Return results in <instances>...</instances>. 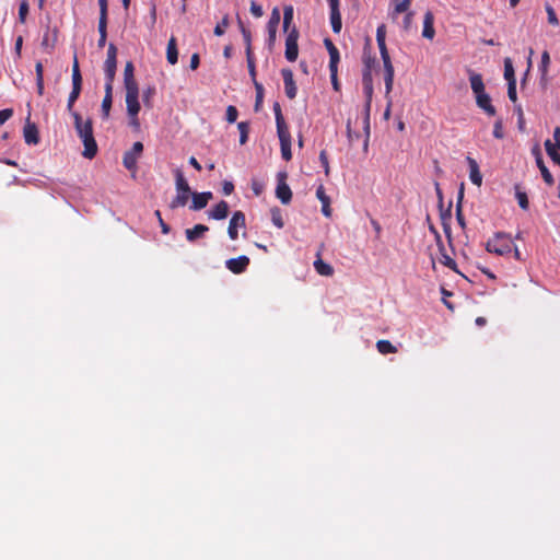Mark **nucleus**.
<instances>
[{
	"label": "nucleus",
	"instance_id": "nucleus-1",
	"mask_svg": "<svg viewBox=\"0 0 560 560\" xmlns=\"http://www.w3.org/2000/svg\"><path fill=\"white\" fill-rule=\"evenodd\" d=\"M124 85L126 90V105L127 113L130 117V124L135 127H139L138 114L140 112L139 103V88L135 79V67L131 61H127L124 69Z\"/></svg>",
	"mask_w": 560,
	"mask_h": 560
},
{
	"label": "nucleus",
	"instance_id": "nucleus-2",
	"mask_svg": "<svg viewBox=\"0 0 560 560\" xmlns=\"http://www.w3.org/2000/svg\"><path fill=\"white\" fill-rule=\"evenodd\" d=\"M70 115L74 120V128L77 133L81 138L84 145L82 155L86 159H93L97 153V143L93 136L92 120L86 119L83 121L82 116L75 110H72Z\"/></svg>",
	"mask_w": 560,
	"mask_h": 560
},
{
	"label": "nucleus",
	"instance_id": "nucleus-3",
	"mask_svg": "<svg viewBox=\"0 0 560 560\" xmlns=\"http://www.w3.org/2000/svg\"><path fill=\"white\" fill-rule=\"evenodd\" d=\"M386 26L381 24L376 30V42L384 67L385 97H388L394 84L395 70L386 47Z\"/></svg>",
	"mask_w": 560,
	"mask_h": 560
},
{
	"label": "nucleus",
	"instance_id": "nucleus-4",
	"mask_svg": "<svg viewBox=\"0 0 560 560\" xmlns=\"http://www.w3.org/2000/svg\"><path fill=\"white\" fill-rule=\"evenodd\" d=\"M513 241L511 235L504 232H497L494 235L488 240L486 244V249L489 253L495 254L498 256H504L512 252Z\"/></svg>",
	"mask_w": 560,
	"mask_h": 560
},
{
	"label": "nucleus",
	"instance_id": "nucleus-5",
	"mask_svg": "<svg viewBox=\"0 0 560 560\" xmlns=\"http://www.w3.org/2000/svg\"><path fill=\"white\" fill-rule=\"evenodd\" d=\"M175 187L177 195L170 203L171 209H176L186 206L192 192L188 185V182L186 180L180 170L175 171Z\"/></svg>",
	"mask_w": 560,
	"mask_h": 560
},
{
	"label": "nucleus",
	"instance_id": "nucleus-6",
	"mask_svg": "<svg viewBox=\"0 0 560 560\" xmlns=\"http://www.w3.org/2000/svg\"><path fill=\"white\" fill-rule=\"evenodd\" d=\"M82 90V75L79 68V62L77 57H74V61L72 65V91L69 94L67 109L69 113H72L73 105L80 96Z\"/></svg>",
	"mask_w": 560,
	"mask_h": 560
},
{
	"label": "nucleus",
	"instance_id": "nucleus-7",
	"mask_svg": "<svg viewBox=\"0 0 560 560\" xmlns=\"http://www.w3.org/2000/svg\"><path fill=\"white\" fill-rule=\"evenodd\" d=\"M298 39H299V32L295 27H293L287 38H285V52L284 56L288 61L293 62L298 59L299 56V46H298Z\"/></svg>",
	"mask_w": 560,
	"mask_h": 560
},
{
	"label": "nucleus",
	"instance_id": "nucleus-8",
	"mask_svg": "<svg viewBox=\"0 0 560 560\" xmlns=\"http://www.w3.org/2000/svg\"><path fill=\"white\" fill-rule=\"evenodd\" d=\"M143 151V144L140 141H137L132 144L131 150L125 152L122 158L124 166L129 171L137 170V161Z\"/></svg>",
	"mask_w": 560,
	"mask_h": 560
},
{
	"label": "nucleus",
	"instance_id": "nucleus-9",
	"mask_svg": "<svg viewBox=\"0 0 560 560\" xmlns=\"http://www.w3.org/2000/svg\"><path fill=\"white\" fill-rule=\"evenodd\" d=\"M555 143L547 139L545 141V149L550 159L560 166V127L553 130Z\"/></svg>",
	"mask_w": 560,
	"mask_h": 560
},
{
	"label": "nucleus",
	"instance_id": "nucleus-10",
	"mask_svg": "<svg viewBox=\"0 0 560 560\" xmlns=\"http://www.w3.org/2000/svg\"><path fill=\"white\" fill-rule=\"evenodd\" d=\"M245 214L242 211H235L229 223L228 234L231 240L238 237V229L245 228Z\"/></svg>",
	"mask_w": 560,
	"mask_h": 560
},
{
	"label": "nucleus",
	"instance_id": "nucleus-11",
	"mask_svg": "<svg viewBox=\"0 0 560 560\" xmlns=\"http://www.w3.org/2000/svg\"><path fill=\"white\" fill-rule=\"evenodd\" d=\"M280 23V11L278 8H275L271 12V16L267 24V31H268V46L272 47L276 42V35H277V28Z\"/></svg>",
	"mask_w": 560,
	"mask_h": 560
},
{
	"label": "nucleus",
	"instance_id": "nucleus-12",
	"mask_svg": "<svg viewBox=\"0 0 560 560\" xmlns=\"http://www.w3.org/2000/svg\"><path fill=\"white\" fill-rule=\"evenodd\" d=\"M281 74L284 82V92L288 98L293 100L296 96L298 88L293 78L291 69L284 68L281 70Z\"/></svg>",
	"mask_w": 560,
	"mask_h": 560
},
{
	"label": "nucleus",
	"instance_id": "nucleus-13",
	"mask_svg": "<svg viewBox=\"0 0 560 560\" xmlns=\"http://www.w3.org/2000/svg\"><path fill=\"white\" fill-rule=\"evenodd\" d=\"M277 133L280 140L281 156L283 160L290 161L292 159L290 131L284 129L278 130Z\"/></svg>",
	"mask_w": 560,
	"mask_h": 560
},
{
	"label": "nucleus",
	"instance_id": "nucleus-14",
	"mask_svg": "<svg viewBox=\"0 0 560 560\" xmlns=\"http://www.w3.org/2000/svg\"><path fill=\"white\" fill-rule=\"evenodd\" d=\"M249 265V258L245 255L238 256L236 258H230L225 261L226 268L235 273H243Z\"/></svg>",
	"mask_w": 560,
	"mask_h": 560
},
{
	"label": "nucleus",
	"instance_id": "nucleus-15",
	"mask_svg": "<svg viewBox=\"0 0 560 560\" xmlns=\"http://www.w3.org/2000/svg\"><path fill=\"white\" fill-rule=\"evenodd\" d=\"M282 177L276 188V196L277 198L283 203L288 205L292 199V191L289 185L284 182L285 174H280Z\"/></svg>",
	"mask_w": 560,
	"mask_h": 560
},
{
	"label": "nucleus",
	"instance_id": "nucleus-16",
	"mask_svg": "<svg viewBox=\"0 0 560 560\" xmlns=\"http://www.w3.org/2000/svg\"><path fill=\"white\" fill-rule=\"evenodd\" d=\"M190 196L192 197V202H191L190 209L194 211H198V210L206 208L208 202L213 197L211 191L191 192Z\"/></svg>",
	"mask_w": 560,
	"mask_h": 560
},
{
	"label": "nucleus",
	"instance_id": "nucleus-17",
	"mask_svg": "<svg viewBox=\"0 0 560 560\" xmlns=\"http://www.w3.org/2000/svg\"><path fill=\"white\" fill-rule=\"evenodd\" d=\"M533 152L536 155V164L541 173L545 183L549 186H552L555 183L553 176L549 172L548 167L545 165L539 148L536 147L533 150Z\"/></svg>",
	"mask_w": 560,
	"mask_h": 560
},
{
	"label": "nucleus",
	"instance_id": "nucleus-18",
	"mask_svg": "<svg viewBox=\"0 0 560 560\" xmlns=\"http://www.w3.org/2000/svg\"><path fill=\"white\" fill-rule=\"evenodd\" d=\"M476 103L478 107L481 108L487 115H495L497 110L494 106L491 104L490 96L486 92L476 95Z\"/></svg>",
	"mask_w": 560,
	"mask_h": 560
},
{
	"label": "nucleus",
	"instance_id": "nucleus-19",
	"mask_svg": "<svg viewBox=\"0 0 560 560\" xmlns=\"http://www.w3.org/2000/svg\"><path fill=\"white\" fill-rule=\"evenodd\" d=\"M466 161L469 166V178L471 183L476 186H481L482 184V175L479 170V165L475 159L471 156H467Z\"/></svg>",
	"mask_w": 560,
	"mask_h": 560
},
{
	"label": "nucleus",
	"instance_id": "nucleus-20",
	"mask_svg": "<svg viewBox=\"0 0 560 560\" xmlns=\"http://www.w3.org/2000/svg\"><path fill=\"white\" fill-rule=\"evenodd\" d=\"M23 136L27 144H37L39 142V133L35 124L27 121L24 126Z\"/></svg>",
	"mask_w": 560,
	"mask_h": 560
},
{
	"label": "nucleus",
	"instance_id": "nucleus-21",
	"mask_svg": "<svg viewBox=\"0 0 560 560\" xmlns=\"http://www.w3.org/2000/svg\"><path fill=\"white\" fill-rule=\"evenodd\" d=\"M434 15L431 11H427L423 18V31L422 36L428 39H433L435 35L434 30Z\"/></svg>",
	"mask_w": 560,
	"mask_h": 560
},
{
	"label": "nucleus",
	"instance_id": "nucleus-22",
	"mask_svg": "<svg viewBox=\"0 0 560 560\" xmlns=\"http://www.w3.org/2000/svg\"><path fill=\"white\" fill-rule=\"evenodd\" d=\"M330 8V24L332 32L338 34L342 28L341 14L339 11V4H329Z\"/></svg>",
	"mask_w": 560,
	"mask_h": 560
},
{
	"label": "nucleus",
	"instance_id": "nucleus-23",
	"mask_svg": "<svg viewBox=\"0 0 560 560\" xmlns=\"http://www.w3.org/2000/svg\"><path fill=\"white\" fill-rule=\"evenodd\" d=\"M209 218L214 220H223L229 214V205L226 201L221 200L219 203H217L210 211H209Z\"/></svg>",
	"mask_w": 560,
	"mask_h": 560
},
{
	"label": "nucleus",
	"instance_id": "nucleus-24",
	"mask_svg": "<svg viewBox=\"0 0 560 560\" xmlns=\"http://www.w3.org/2000/svg\"><path fill=\"white\" fill-rule=\"evenodd\" d=\"M209 231V228L205 224H196L191 229H187L185 231V235L188 242L194 243L198 238L202 237L207 232Z\"/></svg>",
	"mask_w": 560,
	"mask_h": 560
},
{
	"label": "nucleus",
	"instance_id": "nucleus-25",
	"mask_svg": "<svg viewBox=\"0 0 560 560\" xmlns=\"http://www.w3.org/2000/svg\"><path fill=\"white\" fill-rule=\"evenodd\" d=\"M436 243L439 245V249H440V253H441V264H443L445 267L452 269V270H456V261L451 258L446 252H445V247L442 243V238H441V235L439 233H436Z\"/></svg>",
	"mask_w": 560,
	"mask_h": 560
},
{
	"label": "nucleus",
	"instance_id": "nucleus-26",
	"mask_svg": "<svg viewBox=\"0 0 560 560\" xmlns=\"http://www.w3.org/2000/svg\"><path fill=\"white\" fill-rule=\"evenodd\" d=\"M112 104H113V85L105 84V95L102 101L103 118L107 119L109 117Z\"/></svg>",
	"mask_w": 560,
	"mask_h": 560
},
{
	"label": "nucleus",
	"instance_id": "nucleus-27",
	"mask_svg": "<svg viewBox=\"0 0 560 560\" xmlns=\"http://www.w3.org/2000/svg\"><path fill=\"white\" fill-rule=\"evenodd\" d=\"M324 44L329 54V68H335V66H338L340 60L339 50L329 38H326Z\"/></svg>",
	"mask_w": 560,
	"mask_h": 560
},
{
	"label": "nucleus",
	"instance_id": "nucleus-28",
	"mask_svg": "<svg viewBox=\"0 0 560 560\" xmlns=\"http://www.w3.org/2000/svg\"><path fill=\"white\" fill-rule=\"evenodd\" d=\"M314 268L320 276L331 277L334 275V268L320 258L319 253H317V259L314 261Z\"/></svg>",
	"mask_w": 560,
	"mask_h": 560
},
{
	"label": "nucleus",
	"instance_id": "nucleus-29",
	"mask_svg": "<svg viewBox=\"0 0 560 560\" xmlns=\"http://www.w3.org/2000/svg\"><path fill=\"white\" fill-rule=\"evenodd\" d=\"M166 59L171 65H175L178 61L177 43L174 36H172L167 43Z\"/></svg>",
	"mask_w": 560,
	"mask_h": 560
},
{
	"label": "nucleus",
	"instance_id": "nucleus-30",
	"mask_svg": "<svg viewBox=\"0 0 560 560\" xmlns=\"http://www.w3.org/2000/svg\"><path fill=\"white\" fill-rule=\"evenodd\" d=\"M117 60H105L104 62V73L106 82L105 84L113 85L116 74Z\"/></svg>",
	"mask_w": 560,
	"mask_h": 560
},
{
	"label": "nucleus",
	"instance_id": "nucleus-31",
	"mask_svg": "<svg viewBox=\"0 0 560 560\" xmlns=\"http://www.w3.org/2000/svg\"><path fill=\"white\" fill-rule=\"evenodd\" d=\"M470 88L475 95L486 92L481 74L470 72L469 75Z\"/></svg>",
	"mask_w": 560,
	"mask_h": 560
},
{
	"label": "nucleus",
	"instance_id": "nucleus-32",
	"mask_svg": "<svg viewBox=\"0 0 560 560\" xmlns=\"http://www.w3.org/2000/svg\"><path fill=\"white\" fill-rule=\"evenodd\" d=\"M464 198V183H462L457 196V203H456V220L458 224L464 229L466 226L465 218L462 211V202Z\"/></svg>",
	"mask_w": 560,
	"mask_h": 560
},
{
	"label": "nucleus",
	"instance_id": "nucleus-33",
	"mask_svg": "<svg viewBox=\"0 0 560 560\" xmlns=\"http://www.w3.org/2000/svg\"><path fill=\"white\" fill-rule=\"evenodd\" d=\"M549 65H550L549 52L547 50H544L541 54V60H540V65H539L540 80L542 82H547Z\"/></svg>",
	"mask_w": 560,
	"mask_h": 560
},
{
	"label": "nucleus",
	"instance_id": "nucleus-34",
	"mask_svg": "<svg viewBox=\"0 0 560 560\" xmlns=\"http://www.w3.org/2000/svg\"><path fill=\"white\" fill-rule=\"evenodd\" d=\"M272 109H273V113H275L277 131L278 130L289 129L287 124H285L284 117L282 115L281 106H280V104L278 102H276L273 104Z\"/></svg>",
	"mask_w": 560,
	"mask_h": 560
},
{
	"label": "nucleus",
	"instance_id": "nucleus-35",
	"mask_svg": "<svg viewBox=\"0 0 560 560\" xmlns=\"http://www.w3.org/2000/svg\"><path fill=\"white\" fill-rule=\"evenodd\" d=\"M376 349L381 354L384 355L396 353L398 351L397 348L389 340L386 339L378 340L376 342Z\"/></svg>",
	"mask_w": 560,
	"mask_h": 560
},
{
	"label": "nucleus",
	"instance_id": "nucleus-36",
	"mask_svg": "<svg viewBox=\"0 0 560 560\" xmlns=\"http://www.w3.org/2000/svg\"><path fill=\"white\" fill-rule=\"evenodd\" d=\"M515 197H516V200L518 202V206L523 210H527L528 207H529L527 194L525 191L521 190V186L520 185H515Z\"/></svg>",
	"mask_w": 560,
	"mask_h": 560
},
{
	"label": "nucleus",
	"instance_id": "nucleus-37",
	"mask_svg": "<svg viewBox=\"0 0 560 560\" xmlns=\"http://www.w3.org/2000/svg\"><path fill=\"white\" fill-rule=\"evenodd\" d=\"M238 25H240V28H241V33L243 35L244 43L246 45V55L247 54H253V50H252V34L244 26V24H243V22L241 20H238Z\"/></svg>",
	"mask_w": 560,
	"mask_h": 560
},
{
	"label": "nucleus",
	"instance_id": "nucleus-38",
	"mask_svg": "<svg viewBox=\"0 0 560 560\" xmlns=\"http://www.w3.org/2000/svg\"><path fill=\"white\" fill-rule=\"evenodd\" d=\"M441 219H442L443 231H444L446 237L448 238V242H451L452 241V230H451V225L448 222L451 219L450 208L446 210V212L441 214Z\"/></svg>",
	"mask_w": 560,
	"mask_h": 560
},
{
	"label": "nucleus",
	"instance_id": "nucleus-39",
	"mask_svg": "<svg viewBox=\"0 0 560 560\" xmlns=\"http://www.w3.org/2000/svg\"><path fill=\"white\" fill-rule=\"evenodd\" d=\"M255 91H256V100H255V110L258 112L264 102V86L260 82L255 81Z\"/></svg>",
	"mask_w": 560,
	"mask_h": 560
},
{
	"label": "nucleus",
	"instance_id": "nucleus-40",
	"mask_svg": "<svg viewBox=\"0 0 560 560\" xmlns=\"http://www.w3.org/2000/svg\"><path fill=\"white\" fill-rule=\"evenodd\" d=\"M237 129L240 131V143L243 145L248 140V133H249V122L248 121H241L237 124Z\"/></svg>",
	"mask_w": 560,
	"mask_h": 560
},
{
	"label": "nucleus",
	"instance_id": "nucleus-41",
	"mask_svg": "<svg viewBox=\"0 0 560 560\" xmlns=\"http://www.w3.org/2000/svg\"><path fill=\"white\" fill-rule=\"evenodd\" d=\"M504 79L510 83V80H516L514 68L511 58L504 59Z\"/></svg>",
	"mask_w": 560,
	"mask_h": 560
},
{
	"label": "nucleus",
	"instance_id": "nucleus-42",
	"mask_svg": "<svg viewBox=\"0 0 560 560\" xmlns=\"http://www.w3.org/2000/svg\"><path fill=\"white\" fill-rule=\"evenodd\" d=\"M246 61H247L248 73L250 75L253 84H255V81H257V79H256V63H255L254 54H247Z\"/></svg>",
	"mask_w": 560,
	"mask_h": 560
},
{
	"label": "nucleus",
	"instance_id": "nucleus-43",
	"mask_svg": "<svg viewBox=\"0 0 560 560\" xmlns=\"http://www.w3.org/2000/svg\"><path fill=\"white\" fill-rule=\"evenodd\" d=\"M98 33L100 38L97 45L102 48L105 46L107 39V23L98 22Z\"/></svg>",
	"mask_w": 560,
	"mask_h": 560
},
{
	"label": "nucleus",
	"instance_id": "nucleus-44",
	"mask_svg": "<svg viewBox=\"0 0 560 560\" xmlns=\"http://www.w3.org/2000/svg\"><path fill=\"white\" fill-rule=\"evenodd\" d=\"M411 1L412 0H399V2H397V4L394 8L393 14L398 15L400 13L407 12L410 8Z\"/></svg>",
	"mask_w": 560,
	"mask_h": 560
},
{
	"label": "nucleus",
	"instance_id": "nucleus-45",
	"mask_svg": "<svg viewBox=\"0 0 560 560\" xmlns=\"http://www.w3.org/2000/svg\"><path fill=\"white\" fill-rule=\"evenodd\" d=\"M293 21V8L291 5H288L284 8L283 12V28L284 31H288L289 25Z\"/></svg>",
	"mask_w": 560,
	"mask_h": 560
},
{
	"label": "nucleus",
	"instance_id": "nucleus-46",
	"mask_svg": "<svg viewBox=\"0 0 560 560\" xmlns=\"http://www.w3.org/2000/svg\"><path fill=\"white\" fill-rule=\"evenodd\" d=\"M228 26H229V16L225 15V16H223L222 21L220 23H218L217 26L214 27V31H213L214 35L222 36Z\"/></svg>",
	"mask_w": 560,
	"mask_h": 560
},
{
	"label": "nucleus",
	"instance_id": "nucleus-47",
	"mask_svg": "<svg viewBox=\"0 0 560 560\" xmlns=\"http://www.w3.org/2000/svg\"><path fill=\"white\" fill-rule=\"evenodd\" d=\"M362 61H363V69H369V71L372 72V69L375 65V58L372 57L369 52H366L364 50Z\"/></svg>",
	"mask_w": 560,
	"mask_h": 560
},
{
	"label": "nucleus",
	"instance_id": "nucleus-48",
	"mask_svg": "<svg viewBox=\"0 0 560 560\" xmlns=\"http://www.w3.org/2000/svg\"><path fill=\"white\" fill-rule=\"evenodd\" d=\"M508 96L513 103L517 101L516 80H510V83H508Z\"/></svg>",
	"mask_w": 560,
	"mask_h": 560
},
{
	"label": "nucleus",
	"instance_id": "nucleus-49",
	"mask_svg": "<svg viewBox=\"0 0 560 560\" xmlns=\"http://www.w3.org/2000/svg\"><path fill=\"white\" fill-rule=\"evenodd\" d=\"M319 161H320L322 166L324 167L325 175L328 176L330 173V167H329V161H328V155H327L326 150L320 151Z\"/></svg>",
	"mask_w": 560,
	"mask_h": 560
},
{
	"label": "nucleus",
	"instance_id": "nucleus-50",
	"mask_svg": "<svg viewBox=\"0 0 560 560\" xmlns=\"http://www.w3.org/2000/svg\"><path fill=\"white\" fill-rule=\"evenodd\" d=\"M100 20L98 22L107 23V0H98Z\"/></svg>",
	"mask_w": 560,
	"mask_h": 560
},
{
	"label": "nucleus",
	"instance_id": "nucleus-51",
	"mask_svg": "<svg viewBox=\"0 0 560 560\" xmlns=\"http://www.w3.org/2000/svg\"><path fill=\"white\" fill-rule=\"evenodd\" d=\"M237 116H238L237 108L235 106H233V105H229L228 108H226V120L230 124H233V122L236 121Z\"/></svg>",
	"mask_w": 560,
	"mask_h": 560
},
{
	"label": "nucleus",
	"instance_id": "nucleus-52",
	"mask_svg": "<svg viewBox=\"0 0 560 560\" xmlns=\"http://www.w3.org/2000/svg\"><path fill=\"white\" fill-rule=\"evenodd\" d=\"M546 11H547L548 23L551 24V25H558L559 24V20H558V16L556 14V11L552 9V7L547 5L546 7Z\"/></svg>",
	"mask_w": 560,
	"mask_h": 560
},
{
	"label": "nucleus",
	"instance_id": "nucleus-53",
	"mask_svg": "<svg viewBox=\"0 0 560 560\" xmlns=\"http://www.w3.org/2000/svg\"><path fill=\"white\" fill-rule=\"evenodd\" d=\"M27 13H28V2L22 1L20 3V8H19V20L21 23L25 22Z\"/></svg>",
	"mask_w": 560,
	"mask_h": 560
},
{
	"label": "nucleus",
	"instance_id": "nucleus-54",
	"mask_svg": "<svg viewBox=\"0 0 560 560\" xmlns=\"http://www.w3.org/2000/svg\"><path fill=\"white\" fill-rule=\"evenodd\" d=\"M329 71H330V80H331V84H332V88L335 91H339L340 90V85H339V81H338V78H337V73H338V66H335V68H329Z\"/></svg>",
	"mask_w": 560,
	"mask_h": 560
},
{
	"label": "nucleus",
	"instance_id": "nucleus-55",
	"mask_svg": "<svg viewBox=\"0 0 560 560\" xmlns=\"http://www.w3.org/2000/svg\"><path fill=\"white\" fill-rule=\"evenodd\" d=\"M272 217H271V220H272V223L279 228V229H282L284 223H283V220H282V217H281V213L278 209L276 210H272Z\"/></svg>",
	"mask_w": 560,
	"mask_h": 560
},
{
	"label": "nucleus",
	"instance_id": "nucleus-56",
	"mask_svg": "<svg viewBox=\"0 0 560 560\" xmlns=\"http://www.w3.org/2000/svg\"><path fill=\"white\" fill-rule=\"evenodd\" d=\"M250 13L255 16V18H261L262 14H264V10H262V7L260 4H258L256 1H252L250 2Z\"/></svg>",
	"mask_w": 560,
	"mask_h": 560
},
{
	"label": "nucleus",
	"instance_id": "nucleus-57",
	"mask_svg": "<svg viewBox=\"0 0 560 560\" xmlns=\"http://www.w3.org/2000/svg\"><path fill=\"white\" fill-rule=\"evenodd\" d=\"M154 214H155V217H156V218H158V220H159V223H160V226H161V231H162V233H163V234H168V233H170V231H171V228H170V225H168V224H166V223L164 222V220L162 219L161 211H160V210H156Z\"/></svg>",
	"mask_w": 560,
	"mask_h": 560
},
{
	"label": "nucleus",
	"instance_id": "nucleus-58",
	"mask_svg": "<svg viewBox=\"0 0 560 560\" xmlns=\"http://www.w3.org/2000/svg\"><path fill=\"white\" fill-rule=\"evenodd\" d=\"M493 137L497 138V139H502L504 137L503 126H502V121L501 120H497L494 122Z\"/></svg>",
	"mask_w": 560,
	"mask_h": 560
},
{
	"label": "nucleus",
	"instance_id": "nucleus-59",
	"mask_svg": "<svg viewBox=\"0 0 560 560\" xmlns=\"http://www.w3.org/2000/svg\"><path fill=\"white\" fill-rule=\"evenodd\" d=\"M362 85H373L372 72L369 69L362 70Z\"/></svg>",
	"mask_w": 560,
	"mask_h": 560
},
{
	"label": "nucleus",
	"instance_id": "nucleus-60",
	"mask_svg": "<svg viewBox=\"0 0 560 560\" xmlns=\"http://www.w3.org/2000/svg\"><path fill=\"white\" fill-rule=\"evenodd\" d=\"M12 116H13V109H11V108H5V109L0 110V126H2Z\"/></svg>",
	"mask_w": 560,
	"mask_h": 560
},
{
	"label": "nucleus",
	"instance_id": "nucleus-61",
	"mask_svg": "<svg viewBox=\"0 0 560 560\" xmlns=\"http://www.w3.org/2000/svg\"><path fill=\"white\" fill-rule=\"evenodd\" d=\"M316 197L319 199V201L323 203L330 200V198L325 194L324 186L320 185L316 190Z\"/></svg>",
	"mask_w": 560,
	"mask_h": 560
},
{
	"label": "nucleus",
	"instance_id": "nucleus-62",
	"mask_svg": "<svg viewBox=\"0 0 560 560\" xmlns=\"http://www.w3.org/2000/svg\"><path fill=\"white\" fill-rule=\"evenodd\" d=\"M106 59L107 60H117V48L113 43H110L108 45Z\"/></svg>",
	"mask_w": 560,
	"mask_h": 560
},
{
	"label": "nucleus",
	"instance_id": "nucleus-63",
	"mask_svg": "<svg viewBox=\"0 0 560 560\" xmlns=\"http://www.w3.org/2000/svg\"><path fill=\"white\" fill-rule=\"evenodd\" d=\"M362 86H363V93L365 96V101H368V103H372V97H373V92H374L373 85H362Z\"/></svg>",
	"mask_w": 560,
	"mask_h": 560
},
{
	"label": "nucleus",
	"instance_id": "nucleus-64",
	"mask_svg": "<svg viewBox=\"0 0 560 560\" xmlns=\"http://www.w3.org/2000/svg\"><path fill=\"white\" fill-rule=\"evenodd\" d=\"M234 190V185L232 182L225 180L222 185V191L225 196H230Z\"/></svg>",
	"mask_w": 560,
	"mask_h": 560
}]
</instances>
